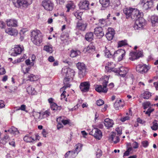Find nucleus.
<instances>
[{
    "mask_svg": "<svg viewBox=\"0 0 158 158\" xmlns=\"http://www.w3.org/2000/svg\"><path fill=\"white\" fill-rule=\"evenodd\" d=\"M123 11L127 18H130L135 21L134 26L135 29L139 30L143 28L145 25V20L143 18V13H140L137 9L132 8H125Z\"/></svg>",
    "mask_w": 158,
    "mask_h": 158,
    "instance_id": "f257e3e1",
    "label": "nucleus"
},
{
    "mask_svg": "<svg viewBox=\"0 0 158 158\" xmlns=\"http://www.w3.org/2000/svg\"><path fill=\"white\" fill-rule=\"evenodd\" d=\"M31 40L36 45H39L42 42V36L39 30H34L31 32Z\"/></svg>",
    "mask_w": 158,
    "mask_h": 158,
    "instance_id": "f03ea898",
    "label": "nucleus"
},
{
    "mask_svg": "<svg viewBox=\"0 0 158 158\" xmlns=\"http://www.w3.org/2000/svg\"><path fill=\"white\" fill-rule=\"evenodd\" d=\"M12 1L17 8L26 7L32 3V0H12Z\"/></svg>",
    "mask_w": 158,
    "mask_h": 158,
    "instance_id": "7ed1b4c3",
    "label": "nucleus"
},
{
    "mask_svg": "<svg viewBox=\"0 0 158 158\" xmlns=\"http://www.w3.org/2000/svg\"><path fill=\"white\" fill-rule=\"evenodd\" d=\"M108 83V81L104 80L102 83L103 85H97L95 88L96 90L99 93H106L108 90V89L106 88Z\"/></svg>",
    "mask_w": 158,
    "mask_h": 158,
    "instance_id": "20e7f679",
    "label": "nucleus"
},
{
    "mask_svg": "<svg viewBox=\"0 0 158 158\" xmlns=\"http://www.w3.org/2000/svg\"><path fill=\"white\" fill-rule=\"evenodd\" d=\"M77 67L79 70V74L80 77H83L85 75L86 71L85 64L83 63L79 62L77 64Z\"/></svg>",
    "mask_w": 158,
    "mask_h": 158,
    "instance_id": "39448f33",
    "label": "nucleus"
},
{
    "mask_svg": "<svg viewBox=\"0 0 158 158\" xmlns=\"http://www.w3.org/2000/svg\"><path fill=\"white\" fill-rule=\"evenodd\" d=\"M43 6L45 10L48 11H52L54 7L52 2L49 0H44L42 2Z\"/></svg>",
    "mask_w": 158,
    "mask_h": 158,
    "instance_id": "423d86ee",
    "label": "nucleus"
},
{
    "mask_svg": "<svg viewBox=\"0 0 158 158\" xmlns=\"http://www.w3.org/2000/svg\"><path fill=\"white\" fill-rule=\"evenodd\" d=\"M140 4L143 6V10H147L152 7L153 4L152 0H142Z\"/></svg>",
    "mask_w": 158,
    "mask_h": 158,
    "instance_id": "0eeeda50",
    "label": "nucleus"
},
{
    "mask_svg": "<svg viewBox=\"0 0 158 158\" xmlns=\"http://www.w3.org/2000/svg\"><path fill=\"white\" fill-rule=\"evenodd\" d=\"M89 134L93 135L96 139L100 140L102 137V133L101 131L97 128L93 129L89 133Z\"/></svg>",
    "mask_w": 158,
    "mask_h": 158,
    "instance_id": "6e6552de",
    "label": "nucleus"
},
{
    "mask_svg": "<svg viewBox=\"0 0 158 158\" xmlns=\"http://www.w3.org/2000/svg\"><path fill=\"white\" fill-rule=\"evenodd\" d=\"M125 55V50L122 49H119L114 52L113 56L114 57H117L119 61H120L123 59Z\"/></svg>",
    "mask_w": 158,
    "mask_h": 158,
    "instance_id": "1a4fd4ad",
    "label": "nucleus"
},
{
    "mask_svg": "<svg viewBox=\"0 0 158 158\" xmlns=\"http://www.w3.org/2000/svg\"><path fill=\"white\" fill-rule=\"evenodd\" d=\"M23 49L19 45H16L15 47L12 48L10 50V52L11 56H15L21 54Z\"/></svg>",
    "mask_w": 158,
    "mask_h": 158,
    "instance_id": "9d476101",
    "label": "nucleus"
},
{
    "mask_svg": "<svg viewBox=\"0 0 158 158\" xmlns=\"http://www.w3.org/2000/svg\"><path fill=\"white\" fill-rule=\"evenodd\" d=\"M149 67L146 64H139L136 67V71L141 74L146 73L149 69Z\"/></svg>",
    "mask_w": 158,
    "mask_h": 158,
    "instance_id": "9b49d317",
    "label": "nucleus"
},
{
    "mask_svg": "<svg viewBox=\"0 0 158 158\" xmlns=\"http://www.w3.org/2000/svg\"><path fill=\"white\" fill-rule=\"evenodd\" d=\"M143 52L141 51H139L138 52H132L130 53L129 59L132 61L135 60L137 59L140 57L142 56Z\"/></svg>",
    "mask_w": 158,
    "mask_h": 158,
    "instance_id": "f8f14e48",
    "label": "nucleus"
},
{
    "mask_svg": "<svg viewBox=\"0 0 158 158\" xmlns=\"http://www.w3.org/2000/svg\"><path fill=\"white\" fill-rule=\"evenodd\" d=\"M89 3L87 0H81L79 6L81 9L87 10L89 9Z\"/></svg>",
    "mask_w": 158,
    "mask_h": 158,
    "instance_id": "ddd939ff",
    "label": "nucleus"
},
{
    "mask_svg": "<svg viewBox=\"0 0 158 158\" xmlns=\"http://www.w3.org/2000/svg\"><path fill=\"white\" fill-rule=\"evenodd\" d=\"M128 69L127 68L121 67L118 69H116L115 72L118 73L121 77H124L128 72Z\"/></svg>",
    "mask_w": 158,
    "mask_h": 158,
    "instance_id": "4468645a",
    "label": "nucleus"
},
{
    "mask_svg": "<svg viewBox=\"0 0 158 158\" xmlns=\"http://www.w3.org/2000/svg\"><path fill=\"white\" fill-rule=\"evenodd\" d=\"M94 33L98 38H101L104 35V32L102 31V29L101 27H96L94 29Z\"/></svg>",
    "mask_w": 158,
    "mask_h": 158,
    "instance_id": "2eb2a0df",
    "label": "nucleus"
},
{
    "mask_svg": "<svg viewBox=\"0 0 158 158\" xmlns=\"http://www.w3.org/2000/svg\"><path fill=\"white\" fill-rule=\"evenodd\" d=\"M90 84L88 82H84L81 83L80 88L81 90L83 92H86L89 90Z\"/></svg>",
    "mask_w": 158,
    "mask_h": 158,
    "instance_id": "dca6fc26",
    "label": "nucleus"
},
{
    "mask_svg": "<svg viewBox=\"0 0 158 158\" xmlns=\"http://www.w3.org/2000/svg\"><path fill=\"white\" fill-rule=\"evenodd\" d=\"M5 31L8 34L15 36H17L18 34L17 30L11 27L7 28L5 30Z\"/></svg>",
    "mask_w": 158,
    "mask_h": 158,
    "instance_id": "f3484780",
    "label": "nucleus"
},
{
    "mask_svg": "<svg viewBox=\"0 0 158 158\" xmlns=\"http://www.w3.org/2000/svg\"><path fill=\"white\" fill-rule=\"evenodd\" d=\"M86 23L81 20H79L77 23V28L81 30L84 31L86 29Z\"/></svg>",
    "mask_w": 158,
    "mask_h": 158,
    "instance_id": "a211bd4d",
    "label": "nucleus"
},
{
    "mask_svg": "<svg viewBox=\"0 0 158 158\" xmlns=\"http://www.w3.org/2000/svg\"><path fill=\"white\" fill-rule=\"evenodd\" d=\"M108 32L106 34V36L109 40H112L115 34L114 30L111 28H109L108 29Z\"/></svg>",
    "mask_w": 158,
    "mask_h": 158,
    "instance_id": "6ab92c4d",
    "label": "nucleus"
},
{
    "mask_svg": "<svg viewBox=\"0 0 158 158\" xmlns=\"http://www.w3.org/2000/svg\"><path fill=\"white\" fill-rule=\"evenodd\" d=\"M109 140L113 142L114 143H116L119 141V138L118 135L114 132H112L110 136Z\"/></svg>",
    "mask_w": 158,
    "mask_h": 158,
    "instance_id": "aec40b11",
    "label": "nucleus"
},
{
    "mask_svg": "<svg viewBox=\"0 0 158 158\" xmlns=\"http://www.w3.org/2000/svg\"><path fill=\"white\" fill-rule=\"evenodd\" d=\"M95 47L94 43H90L87 48H85L84 49V51L85 52L88 53H91L94 52L95 50Z\"/></svg>",
    "mask_w": 158,
    "mask_h": 158,
    "instance_id": "412c9836",
    "label": "nucleus"
},
{
    "mask_svg": "<svg viewBox=\"0 0 158 158\" xmlns=\"http://www.w3.org/2000/svg\"><path fill=\"white\" fill-rule=\"evenodd\" d=\"M104 124L107 128L109 129L112 127L114 124V122L113 120L108 118H106L104 120Z\"/></svg>",
    "mask_w": 158,
    "mask_h": 158,
    "instance_id": "4be33fe9",
    "label": "nucleus"
},
{
    "mask_svg": "<svg viewBox=\"0 0 158 158\" xmlns=\"http://www.w3.org/2000/svg\"><path fill=\"white\" fill-rule=\"evenodd\" d=\"M71 78L70 77H65L64 80V86L60 89V90H63L64 89H65L69 87L71 85L69 84V81Z\"/></svg>",
    "mask_w": 158,
    "mask_h": 158,
    "instance_id": "5701e85b",
    "label": "nucleus"
},
{
    "mask_svg": "<svg viewBox=\"0 0 158 158\" xmlns=\"http://www.w3.org/2000/svg\"><path fill=\"white\" fill-rule=\"evenodd\" d=\"M7 25L9 27H16L17 26V22L16 20L14 19H7L6 21Z\"/></svg>",
    "mask_w": 158,
    "mask_h": 158,
    "instance_id": "b1692460",
    "label": "nucleus"
},
{
    "mask_svg": "<svg viewBox=\"0 0 158 158\" xmlns=\"http://www.w3.org/2000/svg\"><path fill=\"white\" fill-rule=\"evenodd\" d=\"M114 106L116 110H118L119 109V108H121L123 107L124 103L122 102L121 100H117L114 103Z\"/></svg>",
    "mask_w": 158,
    "mask_h": 158,
    "instance_id": "393cba45",
    "label": "nucleus"
},
{
    "mask_svg": "<svg viewBox=\"0 0 158 158\" xmlns=\"http://www.w3.org/2000/svg\"><path fill=\"white\" fill-rule=\"evenodd\" d=\"M77 155L73 151H69L65 155V158H74Z\"/></svg>",
    "mask_w": 158,
    "mask_h": 158,
    "instance_id": "a878e982",
    "label": "nucleus"
},
{
    "mask_svg": "<svg viewBox=\"0 0 158 158\" xmlns=\"http://www.w3.org/2000/svg\"><path fill=\"white\" fill-rule=\"evenodd\" d=\"M27 93L31 95H34L36 94V92L34 88H33L31 86H29L27 87Z\"/></svg>",
    "mask_w": 158,
    "mask_h": 158,
    "instance_id": "bb28decb",
    "label": "nucleus"
},
{
    "mask_svg": "<svg viewBox=\"0 0 158 158\" xmlns=\"http://www.w3.org/2000/svg\"><path fill=\"white\" fill-rule=\"evenodd\" d=\"M86 40L89 41H91L94 39V35L92 32H90L87 33L85 35Z\"/></svg>",
    "mask_w": 158,
    "mask_h": 158,
    "instance_id": "cd10ccee",
    "label": "nucleus"
},
{
    "mask_svg": "<svg viewBox=\"0 0 158 158\" xmlns=\"http://www.w3.org/2000/svg\"><path fill=\"white\" fill-rule=\"evenodd\" d=\"M82 146L81 144L80 143H78L75 145V149L73 151L75 155H77L78 152L81 150Z\"/></svg>",
    "mask_w": 158,
    "mask_h": 158,
    "instance_id": "c85d7f7f",
    "label": "nucleus"
},
{
    "mask_svg": "<svg viewBox=\"0 0 158 158\" xmlns=\"http://www.w3.org/2000/svg\"><path fill=\"white\" fill-rule=\"evenodd\" d=\"M23 140L27 143L33 142L35 140L33 138L29 136L28 135H27L24 137Z\"/></svg>",
    "mask_w": 158,
    "mask_h": 158,
    "instance_id": "c756f323",
    "label": "nucleus"
},
{
    "mask_svg": "<svg viewBox=\"0 0 158 158\" xmlns=\"http://www.w3.org/2000/svg\"><path fill=\"white\" fill-rule=\"evenodd\" d=\"M151 96V94L148 91H145L141 95V97L145 99H148Z\"/></svg>",
    "mask_w": 158,
    "mask_h": 158,
    "instance_id": "7c9ffc66",
    "label": "nucleus"
},
{
    "mask_svg": "<svg viewBox=\"0 0 158 158\" xmlns=\"http://www.w3.org/2000/svg\"><path fill=\"white\" fill-rule=\"evenodd\" d=\"M8 131L10 133L15 134V135H17L19 133V132L17 130V129L14 127H12L10 128L8 130Z\"/></svg>",
    "mask_w": 158,
    "mask_h": 158,
    "instance_id": "2f4dec72",
    "label": "nucleus"
},
{
    "mask_svg": "<svg viewBox=\"0 0 158 158\" xmlns=\"http://www.w3.org/2000/svg\"><path fill=\"white\" fill-rule=\"evenodd\" d=\"M80 53L81 52L79 51L73 50L71 51L70 56L72 57H74L79 55Z\"/></svg>",
    "mask_w": 158,
    "mask_h": 158,
    "instance_id": "473e14b6",
    "label": "nucleus"
},
{
    "mask_svg": "<svg viewBox=\"0 0 158 158\" xmlns=\"http://www.w3.org/2000/svg\"><path fill=\"white\" fill-rule=\"evenodd\" d=\"M110 0H99V2L102 6L104 7H107L110 3Z\"/></svg>",
    "mask_w": 158,
    "mask_h": 158,
    "instance_id": "72a5a7b5",
    "label": "nucleus"
},
{
    "mask_svg": "<svg viewBox=\"0 0 158 158\" xmlns=\"http://www.w3.org/2000/svg\"><path fill=\"white\" fill-rule=\"evenodd\" d=\"M38 77L33 74H30L27 77V80L30 81H37L38 79Z\"/></svg>",
    "mask_w": 158,
    "mask_h": 158,
    "instance_id": "f704fd0d",
    "label": "nucleus"
},
{
    "mask_svg": "<svg viewBox=\"0 0 158 158\" xmlns=\"http://www.w3.org/2000/svg\"><path fill=\"white\" fill-rule=\"evenodd\" d=\"M44 50L48 52L52 53L53 51L52 47V45H45L44 47Z\"/></svg>",
    "mask_w": 158,
    "mask_h": 158,
    "instance_id": "c9c22d12",
    "label": "nucleus"
},
{
    "mask_svg": "<svg viewBox=\"0 0 158 158\" xmlns=\"http://www.w3.org/2000/svg\"><path fill=\"white\" fill-rule=\"evenodd\" d=\"M69 70H71V69L68 68L66 67H64L62 68V74L64 76L66 77V76H68L67 73Z\"/></svg>",
    "mask_w": 158,
    "mask_h": 158,
    "instance_id": "e433bc0d",
    "label": "nucleus"
},
{
    "mask_svg": "<svg viewBox=\"0 0 158 158\" xmlns=\"http://www.w3.org/2000/svg\"><path fill=\"white\" fill-rule=\"evenodd\" d=\"M51 108L53 110H60L61 109L60 107L57 106L55 103H52L51 104Z\"/></svg>",
    "mask_w": 158,
    "mask_h": 158,
    "instance_id": "4c0bfd02",
    "label": "nucleus"
},
{
    "mask_svg": "<svg viewBox=\"0 0 158 158\" xmlns=\"http://www.w3.org/2000/svg\"><path fill=\"white\" fill-rule=\"evenodd\" d=\"M156 120H155L152 123L153 125L151 127V128L153 130L156 131L158 129V124Z\"/></svg>",
    "mask_w": 158,
    "mask_h": 158,
    "instance_id": "58836bf2",
    "label": "nucleus"
},
{
    "mask_svg": "<svg viewBox=\"0 0 158 158\" xmlns=\"http://www.w3.org/2000/svg\"><path fill=\"white\" fill-rule=\"evenodd\" d=\"M69 36L68 33H63L60 36V39L62 41L67 40L69 39Z\"/></svg>",
    "mask_w": 158,
    "mask_h": 158,
    "instance_id": "ea45409f",
    "label": "nucleus"
},
{
    "mask_svg": "<svg viewBox=\"0 0 158 158\" xmlns=\"http://www.w3.org/2000/svg\"><path fill=\"white\" fill-rule=\"evenodd\" d=\"M67 73L68 76H66V77L72 78L74 75V71L73 70L71 69V70H69Z\"/></svg>",
    "mask_w": 158,
    "mask_h": 158,
    "instance_id": "a19ab883",
    "label": "nucleus"
},
{
    "mask_svg": "<svg viewBox=\"0 0 158 158\" xmlns=\"http://www.w3.org/2000/svg\"><path fill=\"white\" fill-rule=\"evenodd\" d=\"M32 115L36 120H39L40 118V113L33 111L32 112Z\"/></svg>",
    "mask_w": 158,
    "mask_h": 158,
    "instance_id": "79ce46f5",
    "label": "nucleus"
},
{
    "mask_svg": "<svg viewBox=\"0 0 158 158\" xmlns=\"http://www.w3.org/2000/svg\"><path fill=\"white\" fill-rule=\"evenodd\" d=\"M82 14V12H79V11H77L74 14V16L76 17V18L80 20H81V17Z\"/></svg>",
    "mask_w": 158,
    "mask_h": 158,
    "instance_id": "37998d69",
    "label": "nucleus"
},
{
    "mask_svg": "<svg viewBox=\"0 0 158 158\" xmlns=\"http://www.w3.org/2000/svg\"><path fill=\"white\" fill-rule=\"evenodd\" d=\"M151 21L152 23L158 22V17L156 15H153L151 17Z\"/></svg>",
    "mask_w": 158,
    "mask_h": 158,
    "instance_id": "c03bdc74",
    "label": "nucleus"
},
{
    "mask_svg": "<svg viewBox=\"0 0 158 158\" xmlns=\"http://www.w3.org/2000/svg\"><path fill=\"white\" fill-rule=\"evenodd\" d=\"M105 56L108 58L111 57L112 56V55L111 54L109 50L107 49L106 48V49L104 51Z\"/></svg>",
    "mask_w": 158,
    "mask_h": 158,
    "instance_id": "a18cd8bd",
    "label": "nucleus"
},
{
    "mask_svg": "<svg viewBox=\"0 0 158 158\" xmlns=\"http://www.w3.org/2000/svg\"><path fill=\"white\" fill-rule=\"evenodd\" d=\"M151 103L149 102H145L142 103V105L144 109L148 108L150 105Z\"/></svg>",
    "mask_w": 158,
    "mask_h": 158,
    "instance_id": "49530a36",
    "label": "nucleus"
},
{
    "mask_svg": "<svg viewBox=\"0 0 158 158\" xmlns=\"http://www.w3.org/2000/svg\"><path fill=\"white\" fill-rule=\"evenodd\" d=\"M9 139L10 138L9 135L6 134H5L2 139V143L3 144H5L7 141L9 140Z\"/></svg>",
    "mask_w": 158,
    "mask_h": 158,
    "instance_id": "de8ad7c7",
    "label": "nucleus"
},
{
    "mask_svg": "<svg viewBox=\"0 0 158 158\" xmlns=\"http://www.w3.org/2000/svg\"><path fill=\"white\" fill-rule=\"evenodd\" d=\"M50 112L48 110H47L43 112L42 114L43 118H46L49 116L50 114Z\"/></svg>",
    "mask_w": 158,
    "mask_h": 158,
    "instance_id": "09e8293b",
    "label": "nucleus"
},
{
    "mask_svg": "<svg viewBox=\"0 0 158 158\" xmlns=\"http://www.w3.org/2000/svg\"><path fill=\"white\" fill-rule=\"evenodd\" d=\"M127 44V43L125 40L119 41L118 43V47H121Z\"/></svg>",
    "mask_w": 158,
    "mask_h": 158,
    "instance_id": "8fccbe9b",
    "label": "nucleus"
},
{
    "mask_svg": "<svg viewBox=\"0 0 158 158\" xmlns=\"http://www.w3.org/2000/svg\"><path fill=\"white\" fill-rule=\"evenodd\" d=\"M102 151L99 149H98L96 152V157L97 158H99L102 155Z\"/></svg>",
    "mask_w": 158,
    "mask_h": 158,
    "instance_id": "3c124183",
    "label": "nucleus"
},
{
    "mask_svg": "<svg viewBox=\"0 0 158 158\" xmlns=\"http://www.w3.org/2000/svg\"><path fill=\"white\" fill-rule=\"evenodd\" d=\"M17 87L15 86H10L9 87V91L10 92H14L17 89Z\"/></svg>",
    "mask_w": 158,
    "mask_h": 158,
    "instance_id": "603ef678",
    "label": "nucleus"
},
{
    "mask_svg": "<svg viewBox=\"0 0 158 158\" xmlns=\"http://www.w3.org/2000/svg\"><path fill=\"white\" fill-rule=\"evenodd\" d=\"M105 69L108 72H110L111 71H114L115 72V71L116 70V69H115L111 68L108 66H106Z\"/></svg>",
    "mask_w": 158,
    "mask_h": 158,
    "instance_id": "864d4df0",
    "label": "nucleus"
},
{
    "mask_svg": "<svg viewBox=\"0 0 158 158\" xmlns=\"http://www.w3.org/2000/svg\"><path fill=\"white\" fill-rule=\"evenodd\" d=\"M142 144L143 147L144 148H146L149 145V143L147 141L145 140L142 141Z\"/></svg>",
    "mask_w": 158,
    "mask_h": 158,
    "instance_id": "5fc2aeb1",
    "label": "nucleus"
},
{
    "mask_svg": "<svg viewBox=\"0 0 158 158\" xmlns=\"http://www.w3.org/2000/svg\"><path fill=\"white\" fill-rule=\"evenodd\" d=\"M104 104V101L101 99H99L97 101V104L98 106H101Z\"/></svg>",
    "mask_w": 158,
    "mask_h": 158,
    "instance_id": "6e6d98bb",
    "label": "nucleus"
},
{
    "mask_svg": "<svg viewBox=\"0 0 158 158\" xmlns=\"http://www.w3.org/2000/svg\"><path fill=\"white\" fill-rule=\"evenodd\" d=\"M66 92L65 91H64L62 93L61 95V99L62 100L63 99H65V100L67 101V98H65L66 97V95H65V94L66 93Z\"/></svg>",
    "mask_w": 158,
    "mask_h": 158,
    "instance_id": "4d7b16f0",
    "label": "nucleus"
},
{
    "mask_svg": "<svg viewBox=\"0 0 158 158\" xmlns=\"http://www.w3.org/2000/svg\"><path fill=\"white\" fill-rule=\"evenodd\" d=\"M5 104L3 100H0V108H2L5 107Z\"/></svg>",
    "mask_w": 158,
    "mask_h": 158,
    "instance_id": "13d9d810",
    "label": "nucleus"
},
{
    "mask_svg": "<svg viewBox=\"0 0 158 158\" xmlns=\"http://www.w3.org/2000/svg\"><path fill=\"white\" fill-rule=\"evenodd\" d=\"M5 23L2 21H0V28L2 29L5 28Z\"/></svg>",
    "mask_w": 158,
    "mask_h": 158,
    "instance_id": "bf43d9fd",
    "label": "nucleus"
},
{
    "mask_svg": "<svg viewBox=\"0 0 158 158\" xmlns=\"http://www.w3.org/2000/svg\"><path fill=\"white\" fill-rule=\"evenodd\" d=\"M6 73V71L4 68H0V75L4 74Z\"/></svg>",
    "mask_w": 158,
    "mask_h": 158,
    "instance_id": "052dcab7",
    "label": "nucleus"
},
{
    "mask_svg": "<svg viewBox=\"0 0 158 158\" xmlns=\"http://www.w3.org/2000/svg\"><path fill=\"white\" fill-rule=\"evenodd\" d=\"M26 106L24 105H21L20 108L18 109V110H22L25 111L26 109Z\"/></svg>",
    "mask_w": 158,
    "mask_h": 158,
    "instance_id": "680f3d73",
    "label": "nucleus"
},
{
    "mask_svg": "<svg viewBox=\"0 0 158 158\" xmlns=\"http://www.w3.org/2000/svg\"><path fill=\"white\" fill-rule=\"evenodd\" d=\"M48 60L50 62H53L54 61L55 59L53 56H50L48 57Z\"/></svg>",
    "mask_w": 158,
    "mask_h": 158,
    "instance_id": "e2e57ef3",
    "label": "nucleus"
},
{
    "mask_svg": "<svg viewBox=\"0 0 158 158\" xmlns=\"http://www.w3.org/2000/svg\"><path fill=\"white\" fill-rule=\"evenodd\" d=\"M129 117L128 116H126L121 119V120L122 122H124L126 120L129 119Z\"/></svg>",
    "mask_w": 158,
    "mask_h": 158,
    "instance_id": "0e129e2a",
    "label": "nucleus"
},
{
    "mask_svg": "<svg viewBox=\"0 0 158 158\" xmlns=\"http://www.w3.org/2000/svg\"><path fill=\"white\" fill-rule=\"evenodd\" d=\"M61 122L64 125H65L69 123V120H62Z\"/></svg>",
    "mask_w": 158,
    "mask_h": 158,
    "instance_id": "69168bd1",
    "label": "nucleus"
},
{
    "mask_svg": "<svg viewBox=\"0 0 158 158\" xmlns=\"http://www.w3.org/2000/svg\"><path fill=\"white\" fill-rule=\"evenodd\" d=\"M133 147L134 148H137L138 147V144L137 142H135L133 143Z\"/></svg>",
    "mask_w": 158,
    "mask_h": 158,
    "instance_id": "338daca9",
    "label": "nucleus"
},
{
    "mask_svg": "<svg viewBox=\"0 0 158 158\" xmlns=\"http://www.w3.org/2000/svg\"><path fill=\"white\" fill-rule=\"evenodd\" d=\"M42 134L44 137H46L47 132L44 129L43 130Z\"/></svg>",
    "mask_w": 158,
    "mask_h": 158,
    "instance_id": "774afa93",
    "label": "nucleus"
}]
</instances>
